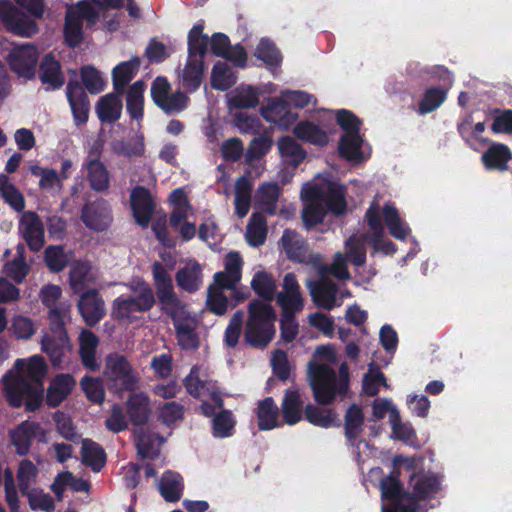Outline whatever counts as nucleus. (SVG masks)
I'll use <instances>...</instances> for the list:
<instances>
[{
  "label": "nucleus",
  "instance_id": "20",
  "mask_svg": "<svg viewBox=\"0 0 512 512\" xmlns=\"http://www.w3.org/2000/svg\"><path fill=\"white\" fill-rule=\"evenodd\" d=\"M278 305L282 311H301L304 303L300 286L296 277L292 273H288L284 276L282 289L276 295Z\"/></svg>",
  "mask_w": 512,
  "mask_h": 512
},
{
  "label": "nucleus",
  "instance_id": "26",
  "mask_svg": "<svg viewBox=\"0 0 512 512\" xmlns=\"http://www.w3.org/2000/svg\"><path fill=\"white\" fill-rule=\"evenodd\" d=\"M76 382L70 374H58L49 384L47 389V403L52 406H58L71 393Z\"/></svg>",
  "mask_w": 512,
  "mask_h": 512
},
{
  "label": "nucleus",
  "instance_id": "14",
  "mask_svg": "<svg viewBox=\"0 0 512 512\" xmlns=\"http://www.w3.org/2000/svg\"><path fill=\"white\" fill-rule=\"evenodd\" d=\"M0 19L12 32L31 37L37 32L34 20L23 16L8 0H0Z\"/></svg>",
  "mask_w": 512,
  "mask_h": 512
},
{
  "label": "nucleus",
  "instance_id": "15",
  "mask_svg": "<svg viewBox=\"0 0 512 512\" xmlns=\"http://www.w3.org/2000/svg\"><path fill=\"white\" fill-rule=\"evenodd\" d=\"M62 290L54 284H47L40 290V299L49 310L51 326L64 325V320L70 312V304L61 302Z\"/></svg>",
  "mask_w": 512,
  "mask_h": 512
},
{
  "label": "nucleus",
  "instance_id": "21",
  "mask_svg": "<svg viewBox=\"0 0 512 512\" xmlns=\"http://www.w3.org/2000/svg\"><path fill=\"white\" fill-rule=\"evenodd\" d=\"M19 231L31 250L38 251L44 245V226L34 212H25L19 224Z\"/></svg>",
  "mask_w": 512,
  "mask_h": 512
},
{
  "label": "nucleus",
  "instance_id": "34",
  "mask_svg": "<svg viewBox=\"0 0 512 512\" xmlns=\"http://www.w3.org/2000/svg\"><path fill=\"white\" fill-rule=\"evenodd\" d=\"M99 340L97 336L89 330L83 329L79 335V353L84 366L92 371L98 369L99 364L96 359V349Z\"/></svg>",
  "mask_w": 512,
  "mask_h": 512
},
{
  "label": "nucleus",
  "instance_id": "29",
  "mask_svg": "<svg viewBox=\"0 0 512 512\" xmlns=\"http://www.w3.org/2000/svg\"><path fill=\"white\" fill-rule=\"evenodd\" d=\"M211 49L215 55L224 57L238 66H244L246 53L241 46L230 47L228 37L224 34H214L211 39Z\"/></svg>",
  "mask_w": 512,
  "mask_h": 512
},
{
  "label": "nucleus",
  "instance_id": "33",
  "mask_svg": "<svg viewBox=\"0 0 512 512\" xmlns=\"http://www.w3.org/2000/svg\"><path fill=\"white\" fill-rule=\"evenodd\" d=\"M84 169L92 189L104 191L109 187V173L97 157L89 156L84 164Z\"/></svg>",
  "mask_w": 512,
  "mask_h": 512
},
{
  "label": "nucleus",
  "instance_id": "23",
  "mask_svg": "<svg viewBox=\"0 0 512 512\" xmlns=\"http://www.w3.org/2000/svg\"><path fill=\"white\" fill-rule=\"evenodd\" d=\"M78 309L88 325L98 323L103 318L106 311L103 299L95 290H89L80 296Z\"/></svg>",
  "mask_w": 512,
  "mask_h": 512
},
{
  "label": "nucleus",
  "instance_id": "48",
  "mask_svg": "<svg viewBox=\"0 0 512 512\" xmlns=\"http://www.w3.org/2000/svg\"><path fill=\"white\" fill-rule=\"evenodd\" d=\"M315 304L321 308L331 310L336 304L337 289L334 283L323 281L316 287L310 289Z\"/></svg>",
  "mask_w": 512,
  "mask_h": 512
},
{
  "label": "nucleus",
  "instance_id": "22",
  "mask_svg": "<svg viewBox=\"0 0 512 512\" xmlns=\"http://www.w3.org/2000/svg\"><path fill=\"white\" fill-rule=\"evenodd\" d=\"M261 114L268 122L288 128L297 119V114L290 111L289 106L282 100V94L278 98H272L261 108Z\"/></svg>",
  "mask_w": 512,
  "mask_h": 512
},
{
  "label": "nucleus",
  "instance_id": "30",
  "mask_svg": "<svg viewBox=\"0 0 512 512\" xmlns=\"http://www.w3.org/2000/svg\"><path fill=\"white\" fill-rule=\"evenodd\" d=\"M282 417L288 425H294L302 419L303 401L297 389H288L281 404Z\"/></svg>",
  "mask_w": 512,
  "mask_h": 512
},
{
  "label": "nucleus",
  "instance_id": "17",
  "mask_svg": "<svg viewBox=\"0 0 512 512\" xmlns=\"http://www.w3.org/2000/svg\"><path fill=\"white\" fill-rule=\"evenodd\" d=\"M33 438L44 443L48 440L46 431L35 422L24 421L10 431L11 443L22 456L29 453Z\"/></svg>",
  "mask_w": 512,
  "mask_h": 512
},
{
  "label": "nucleus",
  "instance_id": "13",
  "mask_svg": "<svg viewBox=\"0 0 512 512\" xmlns=\"http://www.w3.org/2000/svg\"><path fill=\"white\" fill-rule=\"evenodd\" d=\"M382 492V512H415L416 501L412 496L401 493L398 481L387 477L380 484Z\"/></svg>",
  "mask_w": 512,
  "mask_h": 512
},
{
  "label": "nucleus",
  "instance_id": "50",
  "mask_svg": "<svg viewBox=\"0 0 512 512\" xmlns=\"http://www.w3.org/2000/svg\"><path fill=\"white\" fill-rule=\"evenodd\" d=\"M277 147L284 162L290 165L296 166L305 158L302 147L289 136L280 138Z\"/></svg>",
  "mask_w": 512,
  "mask_h": 512
},
{
  "label": "nucleus",
  "instance_id": "55",
  "mask_svg": "<svg viewBox=\"0 0 512 512\" xmlns=\"http://www.w3.org/2000/svg\"><path fill=\"white\" fill-rule=\"evenodd\" d=\"M144 90V83L137 81L130 87L127 94V111L136 120L143 117Z\"/></svg>",
  "mask_w": 512,
  "mask_h": 512
},
{
  "label": "nucleus",
  "instance_id": "47",
  "mask_svg": "<svg viewBox=\"0 0 512 512\" xmlns=\"http://www.w3.org/2000/svg\"><path fill=\"white\" fill-rule=\"evenodd\" d=\"M267 236L266 220L260 213H253L246 227L245 239L250 246L264 244Z\"/></svg>",
  "mask_w": 512,
  "mask_h": 512
},
{
  "label": "nucleus",
  "instance_id": "32",
  "mask_svg": "<svg viewBox=\"0 0 512 512\" xmlns=\"http://www.w3.org/2000/svg\"><path fill=\"white\" fill-rule=\"evenodd\" d=\"M158 489L165 501L177 502L183 494V479L179 473L168 470L159 480Z\"/></svg>",
  "mask_w": 512,
  "mask_h": 512
},
{
  "label": "nucleus",
  "instance_id": "54",
  "mask_svg": "<svg viewBox=\"0 0 512 512\" xmlns=\"http://www.w3.org/2000/svg\"><path fill=\"white\" fill-rule=\"evenodd\" d=\"M105 453L95 442L85 439L82 442V460L94 471H99L105 464Z\"/></svg>",
  "mask_w": 512,
  "mask_h": 512
},
{
  "label": "nucleus",
  "instance_id": "37",
  "mask_svg": "<svg viewBox=\"0 0 512 512\" xmlns=\"http://www.w3.org/2000/svg\"><path fill=\"white\" fill-rule=\"evenodd\" d=\"M67 97L76 124L85 123L88 119L89 102L85 93L78 85L68 84Z\"/></svg>",
  "mask_w": 512,
  "mask_h": 512
},
{
  "label": "nucleus",
  "instance_id": "63",
  "mask_svg": "<svg viewBox=\"0 0 512 512\" xmlns=\"http://www.w3.org/2000/svg\"><path fill=\"white\" fill-rule=\"evenodd\" d=\"M10 329L16 338L22 340L30 339L36 331L33 320L24 315L13 316Z\"/></svg>",
  "mask_w": 512,
  "mask_h": 512
},
{
  "label": "nucleus",
  "instance_id": "25",
  "mask_svg": "<svg viewBox=\"0 0 512 512\" xmlns=\"http://www.w3.org/2000/svg\"><path fill=\"white\" fill-rule=\"evenodd\" d=\"M176 281L180 288L194 292L203 283L202 266L194 259H188L176 274Z\"/></svg>",
  "mask_w": 512,
  "mask_h": 512
},
{
  "label": "nucleus",
  "instance_id": "44",
  "mask_svg": "<svg viewBox=\"0 0 512 512\" xmlns=\"http://www.w3.org/2000/svg\"><path fill=\"white\" fill-rule=\"evenodd\" d=\"M96 272L88 263H75L70 271V285L78 293L96 281Z\"/></svg>",
  "mask_w": 512,
  "mask_h": 512
},
{
  "label": "nucleus",
  "instance_id": "3",
  "mask_svg": "<svg viewBox=\"0 0 512 512\" xmlns=\"http://www.w3.org/2000/svg\"><path fill=\"white\" fill-rule=\"evenodd\" d=\"M152 272L159 302L162 309L174 321L180 346L184 349L197 347L198 338L194 332L196 320L188 313L186 306L177 298L169 273L161 263H155Z\"/></svg>",
  "mask_w": 512,
  "mask_h": 512
},
{
  "label": "nucleus",
  "instance_id": "40",
  "mask_svg": "<svg viewBox=\"0 0 512 512\" xmlns=\"http://www.w3.org/2000/svg\"><path fill=\"white\" fill-rule=\"evenodd\" d=\"M122 100L118 94L110 93L101 97L96 105V113L102 122H112L120 118Z\"/></svg>",
  "mask_w": 512,
  "mask_h": 512
},
{
  "label": "nucleus",
  "instance_id": "19",
  "mask_svg": "<svg viewBox=\"0 0 512 512\" xmlns=\"http://www.w3.org/2000/svg\"><path fill=\"white\" fill-rule=\"evenodd\" d=\"M338 149L340 155L353 164L365 161L370 156V148L359 133L343 134Z\"/></svg>",
  "mask_w": 512,
  "mask_h": 512
},
{
  "label": "nucleus",
  "instance_id": "43",
  "mask_svg": "<svg viewBox=\"0 0 512 512\" xmlns=\"http://www.w3.org/2000/svg\"><path fill=\"white\" fill-rule=\"evenodd\" d=\"M82 219L88 228L100 231L109 225L110 213L104 205L90 204L84 208Z\"/></svg>",
  "mask_w": 512,
  "mask_h": 512
},
{
  "label": "nucleus",
  "instance_id": "59",
  "mask_svg": "<svg viewBox=\"0 0 512 512\" xmlns=\"http://www.w3.org/2000/svg\"><path fill=\"white\" fill-rule=\"evenodd\" d=\"M281 243L289 258L297 261L303 260L305 254V245L304 241L297 233L286 230L281 238Z\"/></svg>",
  "mask_w": 512,
  "mask_h": 512
},
{
  "label": "nucleus",
  "instance_id": "41",
  "mask_svg": "<svg viewBox=\"0 0 512 512\" xmlns=\"http://www.w3.org/2000/svg\"><path fill=\"white\" fill-rule=\"evenodd\" d=\"M30 171L33 176L39 178L40 189L53 194H57L62 190L63 180L56 170L32 165Z\"/></svg>",
  "mask_w": 512,
  "mask_h": 512
},
{
  "label": "nucleus",
  "instance_id": "49",
  "mask_svg": "<svg viewBox=\"0 0 512 512\" xmlns=\"http://www.w3.org/2000/svg\"><path fill=\"white\" fill-rule=\"evenodd\" d=\"M293 133L297 138L315 145L323 146L328 142L327 133L309 121L298 123L293 129Z\"/></svg>",
  "mask_w": 512,
  "mask_h": 512
},
{
  "label": "nucleus",
  "instance_id": "42",
  "mask_svg": "<svg viewBox=\"0 0 512 512\" xmlns=\"http://www.w3.org/2000/svg\"><path fill=\"white\" fill-rule=\"evenodd\" d=\"M280 196V187L276 183H263L255 194L256 205L268 214L276 212L277 201Z\"/></svg>",
  "mask_w": 512,
  "mask_h": 512
},
{
  "label": "nucleus",
  "instance_id": "6",
  "mask_svg": "<svg viewBox=\"0 0 512 512\" xmlns=\"http://www.w3.org/2000/svg\"><path fill=\"white\" fill-rule=\"evenodd\" d=\"M123 287L129 291V294L120 295L114 299L111 315L119 321L131 323L139 318V314L153 307L155 297L149 284L139 278L133 279Z\"/></svg>",
  "mask_w": 512,
  "mask_h": 512
},
{
  "label": "nucleus",
  "instance_id": "58",
  "mask_svg": "<svg viewBox=\"0 0 512 512\" xmlns=\"http://www.w3.org/2000/svg\"><path fill=\"white\" fill-rule=\"evenodd\" d=\"M236 81V77L231 68L223 62L214 65L211 73V85L217 90H227Z\"/></svg>",
  "mask_w": 512,
  "mask_h": 512
},
{
  "label": "nucleus",
  "instance_id": "57",
  "mask_svg": "<svg viewBox=\"0 0 512 512\" xmlns=\"http://www.w3.org/2000/svg\"><path fill=\"white\" fill-rule=\"evenodd\" d=\"M411 485L415 493L422 498H430L434 496L440 488L438 478L424 474L412 476Z\"/></svg>",
  "mask_w": 512,
  "mask_h": 512
},
{
  "label": "nucleus",
  "instance_id": "46",
  "mask_svg": "<svg viewBox=\"0 0 512 512\" xmlns=\"http://www.w3.org/2000/svg\"><path fill=\"white\" fill-rule=\"evenodd\" d=\"M258 426L261 430H271L280 426L278 407L274 400L268 397L261 401L257 408Z\"/></svg>",
  "mask_w": 512,
  "mask_h": 512
},
{
  "label": "nucleus",
  "instance_id": "27",
  "mask_svg": "<svg viewBox=\"0 0 512 512\" xmlns=\"http://www.w3.org/2000/svg\"><path fill=\"white\" fill-rule=\"evenodd\" d=\"M131 205L137 223L141 226L148 225L153 212L149 192L143 187L135 188L131 193Z\"/></svg>",
  "mask_w": 512,
  "mask_h": 512
},
{
  "label": "nucleus",
  "instance_id": "35",
  "mask_svg": "<svg viewBox=\"0 0 512 512\" xmlns=\"http://www.w3.org/2000/svg\"><path fill=\"white\" fill-rule=\"evenodd\" d=\"M40 77L46 89H56L64 84V75L59 61L51 54L46 55L40 66Z\"/></svg>",
  "mask_w": 512,
  "mask_h": 512
},
{
  "label": "nucleus",
  "instance_id": "18",
  "mask_svg": "<svg viewBox=\"0 0 512 512\" xmlns=\"http://www.w3.org/2000/svg\"><path fill=\"white\" fill-rule=\"evenodd\" d=\"M224 270L218 271L213 276V281L227 290H235L242 279L243 259L236 251H231L224 256Z\"/></svg>",
  "mask_w": 512,
  "mask_h": 512
},
{
  "label": "nucleus",
  "instance_id": "5",
  "mask_svg": "<svg viewBox=\"0 0 512 512\" xmlns=\"http://www.w3.org/2000/svg\"><path fill=\"white\" fill-rule=\"evenodd\" d=\"M381 211L389 232L394 238L399 240L405 239L410 233V229L400 218L397 209L393 205L386 204L381 208L376 200L371 203L366 212V219L373 233L369 242L373 246L374 251L389 255L393 254L396 249L391 241L383 238L384 228L380 218Z\"/></svg>",
  "mask_w": 512,
  "mask_h": 512
},
{
  "label": "nucleus",
  "instance_id": "38",
  "mask_svg": "<svg viewBox=\"0 0 512 512\" xmlns=\"http://www.w3.org/2000/svg\"><path fill=\"white\" fill-rule=\"evenodd\" d=\"M250 286L257 296L266 301H271L275 296L276 281L272 274L261 267L255 270Z\"/></svg>",
  "mask_w": 512,
  "mask_h": 512
},
{
  "label": "nucleus",
  "instance_id": "2",
  "mask_svg": "<svg viewBox=\"0 0 512 512\" xmlns=\"http://www.w3.org/2000/svg\"><path fill=\"white\" fill-rule=\"evenodd\" d=\"M301 198L304 202L302 218L307 228L322 222L328 210L341 214L346 209L342 185L325 175H317L312 182L305 184Z\"/></svg>",
  "mask_w": 512,
  "mask_h": 512
},
{
  "label": "nucleus",
  "instance_id": "16",
  "mask_svg": "<svg viewBox=\"0 0 512 512\" xmlns=\"http://www.w3.org/2000/svg\"><path fill=\"white\" fill-rule=\"evenodd\" d=\"M38 56L39 53L33 45L17 46L10 52L8 62L19 77L31 79L35 75Z\"/></svg>",
  "mask_w": 512,
  "mask_h": 512
},
{
  "label": "nucleus",
  "instance_id": "64",
  "mask_svg": "<svg viewBox=\"0 0 512 512\" xmlns=\"http://www.w3.org/2000/svg\"><path fill=\"white\" fill-rule=\"evenodd\" d=\"M235 426V419L231 412L222 411L218 413L212 422L213 435L217 438L229 437Z\"/></svg>",
  "mask_w": 512,
  "mask_h": 512
},
{
  "label": "nucleus",
  "instance_id": "11",
  "mask_svg": "<svg viewBox=\"0 0 512 512\" xmlns=\"http://www.w3.org/2000/svg\"><path fill=\"white\" fill-rule=\"evenodd\" d=\"M204 376L198 368H193L186 377L185 385L191 395L203 398L202 412L206 416H211L217 408L222 407V400L215 386L208 382Z\"/></svg>",
  "mask_w": 512,
  "mask_h": 512
},
{
  "label": "nucleus",
  "instance_id": "56",
  "mask_svg": "<svg viewBox=\"0 0 512 512\" xmlns=\"http://www.w3.org/2000/svg\"><path fill=\"white\" fill-rule=\"evenodd\" d=\"M67 486L71 487L75 491H88L89 489L87 481L74 478L70 472H63L57 475L51 485V490L59 499H61Z\"/></svg>",
  "mask_w": 512,
  "mask_h": 512
},
{
  "label": "nucleus",
  "instance_id": "60",
  "mask_svg": "<svg viewBox=\"0 0 512 512\" xmlns=\"http://www.w3.org/2000/svg\"><path fill=\"white\" fill-rule=\"evenodd\" d=\"M364 416L362 410L353 405L351 406L345 417V431L349 440L356 439L362 431Z\"/></svg>",
  "mask_w": 512,
  "mask_h": 512
},
{
  "label": "nucleus",
  "instance_id": "45",
  "mask_svg": "<svg viewBox=\"0 0 512 512\" xmlns=\"http://www.w3.org/2000/svg\"><path fill=\"white\" fill-rule=\"evenodd\" d=\"M24 253V245H17L15 255L4 265V273L17 283H21L30 270L24 258Z\"/></svg>",
  "mask_w": 512,
  "mask_h": 512
},
{
  "label": "nucleus",
  "instance_id": "24",
  "mask_svg": "<svg viewBox=\"0 0 512 512\" xmlns=\"http://www.w3.org/2000/svg\"><path fill=\"white\" fill-rule=\"evenodd\" d=\"M204 62L200 55L188 54L187 62L179 73L181 84L187 90H197L202 82Z\"/></svg>",
  "mask_w": 512,
  "mask_h": 512
},
{
  "label": "nucleus",
  "instance_id": "52",
  "mask_svg": "<svg viewBox=\"0 0 512 512\" xmlns=\"http://www.w3.org/2000/svg\"><path fill=\"white\" fill-rule=\"evenodd\" d=\"M39 470L37 466L30 460L24 459L20 461L17 470V480L22 494L35 489Z\"/></svg>",
  "mask_w": 512,
  "mask_h": 512
},
{
  "label": "nucleus",
  "instance_id": "39",
  "mask_svg": "<svg viewBox=\"0 0 512 512\" xmlns=\"http://www.w3.org/2000/svg\"><path fill=\"white\" fill-rule=\"evenodd\" d=\"M138 454L142 458H153L158 455L164 438L149 429L141 428L136 432Z\"/></svg>",
  "mask_w": 512,
  "mask_h": 512
},
{
  "label": "nucleus",
  "instance_id": "1",
  "mask_svg": "<svg viewBox=\"0 0 512 512\" xmlns=\"http://www.w3.org/2000/svg\"><path fill=\"white\" fill-rule=\"evenodd\" d=\"M47 371V363L40 355L17 359L13 368L1 379L8 402L14 407H20L25 401L29 411L36 410L42 402L43 381Z\"/></svg>",
  "mask_w": 512,
  "mask_h": 512
},
{
  "label": "nucleus",
  "instance_id": "62",
  "mask_svg": "<svg viewBox=\"0 0 512 512\" xmlns=\"http://www.w3.org/2000/svg\"><path fill=\"white\" fill-rule=\"evenodd\" d=\"M372 416L375 420H381L388 416L389 423L396 421L399 413L398 408L388 398H378L372 402Z\"/></svg>",
  "mask_w": 512,
  "mask_h": 512
},
{
  "label": "nucleus",
  "instance_id": "51",
  "mask_svg": "<svg viewBox=\"0 0 512 512\" xmlns=\"http://www.w3.org/2000/svg\"><path fill=\"white\" fill-rule=\"evenodd\" d=\"M139 66L140 60L137 57H133L128 61L118 64L112 71L114 87L117 90L123 89L124 86L132 80Z\"/></svg>",
  "mask_w": 512,
  "mask_h": 512
},
{
  "label": "nucleus",
  "instance_id": "36",
  "mask_svg": "<svg viewBox=\"0 0 512 512\" xmlns=\"http://www.w3.org/2000/svg\"><path fill=\"white\" fill-rule=\"evenodd\" d=\"M512 158L510 149L500 143H493L482 155V162L488 170H506L507 164Z\"/></svg>",
  "mask_w": 512,
  "mask_h": 512
},
{
  "label": "nucleus",
  "instance_id": "53",
  "mask_svg": "<svg viewBox=\"0 0 512 512\" xmlns=\"http://www.w3.org/2000/svg\"><path fill=\"white\" fill-rule=\"evenodd\" d=\"M226 287L221 286L213 281L207 292V307L216 315H223L227 312L229 301L224 292Z\"/></svg>",
  "mask_w": 512,
  "mask_h": 512
},
{
  "label": "nucleus",
  "instance_id": "31",
  "mask_svg": "<svg viewBox=\"0 0 512 512\" xmlns=\"http://www.w3.org/2000/svg\"><path fill=\"white\" fill-rule=\"evenodd\" d=\"M129 419L134 425L144 424L150 416V400L144 393L131 394L126 402Z\"/></svg>",
  "mask_w": 512,
  "mask_h": 512
},
{
  "label": "nucleus",
  "instance_id": "4",
  "mask_svg": "<svg viewBox=\"0 0 512 512\" xmlns=\"http://www.w3.org/2000/svg\"><path fill=\"white\" fill-rule=\"evenodd\" d=\"M336 352L331 345L319 346L314 353L313 361L309 364L308 375L315 400L329 404L336 394H344L348 389V367L342 364L339 368V378L331 367L336 362Z\"/></svg>",
  "mask_w": 512,
  "mask_h": 512
},
{
  "label": "nucleus",
  "instance_id": "7",
  "mask_svg": "<svg viewBox=\"0 0 512 512\" xmlns=\"http://www.w3.org/2000/svg\"><path fill=\"white\" fill-rule=\"evenodd\" d=\"M245 341L255 347L266 346L274 337L276 313L272 306L261 300H253L248 306Z\"/></svg>",
  "mask_w": 512,
  "mask_h": 512
},
{
  "label": "nucleus",
  "instance_id": "28",
  "mask_svg": "<svg viewBox=\"0 0 512 512\" xmlns=\"http://www.w3.org/2000/svg\"><path fill=\"white\" fill-rule=\"evenodd\" d=\"M260 92L250 85H240L226 95L230 110L252 108L259 103Z\"/></svg>",
  "mask_w": 512,
  "mask_h": 512
},
{
  "label": "nucleus",
  "instance_id": "8",
  "mask_svg": "<svg viewBox=\"0 0 512 512\" xmlns=\"http://www.w3.org/2000/svg\"><path fill=\"white\" fill-rule=\"evenodd\" d=\"M104 378L114 392L134 390L139 385V375L128 360L120 354L106 357Z\"/></svg>",
  "mask_w": 512,
  "mask_h": 512
},
{
  "label": "nucleus",
  "instance_id": "61",
  "mask_svg": "<svg viewBox=\"0 0 512 512\" xmlns=\"http://www.w3.org/2000/svg\"><path fill=\"white\" fill-rule=\"evenodd\" d=\"M208 45V37L203 34V26L195 25L188 35V54L200 55L203 59Z\"/></svg>",
  "mask_w": 512,
  "mask_h": 512
},
{
  "label": "nucleus",
  "instance_id": "10",
  "mask_svg": "<svg viewBox=\"0 0 512 512\" xmlns=\"http://www.w3.org/2000/svg\"><path fill=\"white\" fill-rule=\"evenodd\" d=\"M169 199L173 206L170 216L171 227L180 234L184 241L191 240L196 234V226L188 220L194 215V210L189 204L184 190L175 189L171 192Z\"/></svg>",
  "mask_w": 512,
  "mask_h": 512
},
{
  "label": "nucleus",
  "instance_id": "12",
  "mask_svg": "<svg viewBox=\"0 0 512 512\" xmlns=\"http://www.w3.org/2000/svg\"><path fill=\"white\" fill-rule=\"evenodd\" d=\"M83 19L89 24L96 22V13L94 9L90 7L89 3H77L76 6H70L68 8L64 26V39L68 46L76 47L82 42Z\"/></svg>",
  "mask_w": 512,
  "mask_h": 512
},
{
  "label": "nucleus",
  "instance_id": "9",
  "mask_svg": "<svg viewBox=\"0 0 512 512\" xmlns=\"http://www.w3.org/2000/svg\"><path fill=\"white\" fill-rule=\"evenodd\" d=\"M50 334H44L41 339V350L46 353L54 368L61 369L68 363V357L73 351V345L64 329V325L51 326Z\"/></svg>",
  "mask_w": 512,
  "mask_h": 512
}]
</instances>
